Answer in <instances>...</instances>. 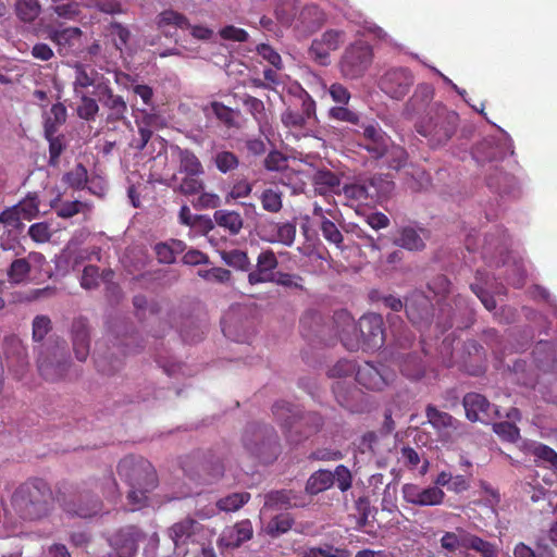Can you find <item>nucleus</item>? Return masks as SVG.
<instances>
[{
	"mask_svg": "<svg viewBox=\"0 0 557 557\" xmlns=\"http://www.w3.org/2000/svg\"><path fill=\"white\" fill-rule=\"evenodd\" d=\"M48 38L62 57L78 55L83 51V32L78 27L50 28Z\"/></svg>",
	"mask_w": 557,
	"mask_h": 557,
	"instance_id": "nucleus-12",
	"label": "nucleus"
},
{
	"mask_svg": "<svg viewBox=\"0 0 557 557\" xmlns=\"http://www.w3.org/2000/svg\"><path fill=\"white\" fill-rule=\"evenodd\" d=\"M326 22V14L315 4L301 8L298 12L295 29L302 35H309L320 29Z\"/></svg>",
	"mask_w": 557,
	"mask_h": 557,
	"instance_id": "nucleus-25",
	"label": "nucleus"
},
{
	"mask_svg": "<svg viewBox=\"0 0 557 557\" xmlns=\"http://www.w3.org/2000/svg\"><path fill=\"white\" fill-rule=\"evenodd\" d=\"M141 532L134 525L120 529L110 537V557H134L138 549Z\"/></svg>",
	"mask_w": 557,
	"mask_h": 557,
	"instance_id": "nucleus-16",
	"label": "nucleus"
},
{
	"mask_svg": "<svg viewBox=\"0 0 557 557\" xmlns=\"http://www.w3.org/2000/svg\"><path fill=\"white\" fill-rule=\"evenodd\" d=\"M332 473L334 474V483L342 492H347L351 487L352 475L346 466L338 465Z\"/></svg>",
	"mask_w": 557,
	"mask_h": 557,
	"instance_id": "nucleus-64",
	"label": "nucleus"
},
{
	"mask_svg": "<svg viewBox=\"0 0 557 557\" xmlns=\"http://www.w3.org/2000/svg\"><path fill=\"white\" fill-rule=\"evenodd\" d=\"M356 368L352 360L339 359L327 370V375L334 379L347 377L356 372Z\"/></svg>",
	"mask_w": 557,
	"mask_h": 557,
	"instance_id": "nucleus-61",
	"label": "nucleus"
},
{
	"mask_svg": "<svg viewBox=\"0 0 557 557\" xmlns=\"http://www.w3.org/2000/svg\"><path fill=\"white\" fill-rule=\"evenodd\" d=\"M220 257L223 262L236 271L250 272L251 261L248 253L242 249H231L220 251Z\"/></svg>",
	"mask_w": 557,
	"mask_h": 557,
	"instance_id": "nucleus-36",
	"label": "nucleus"
},
{
	"mask_svg": "<svg viewBox=\"0 0 557 557\" xmlns=\"http://www.w3.org/2000/svg\"><path fill=\"white\" fill-rule=\"evenodd\" d=\"M30 272L29 260L24 258L15 259L9 270L8 276L12 283L20 284L28 278Z\"/></svg>",
	"mask_w": 557,
	"mask_h": 557,
	"instance_id": "nucleus-51",
	"label": "nucleus"
},
{
	"mask_svg": "<svg viewBox=\"0 0 557 557\" xmlns=\"http://www.w3.org/2000/svg\"><path fill=\"white\" fill-rule=\"evenodd\" d=\"M260 201L263 210L271 213L280 212L283 207L282 193L272 188H267L262 191Z\"/></svg>",
	"mask_w": 557,
	"mask_h": 557,
	"instance_id": "nucleus-53",
	"label": "nucleus"
},
{
	"mask_svg": "<svg viewBox=\"0 0 557 557\" xmlns=\"http://www.w3.org/2000/svg\"><path fill=\"white\" fill-rule=\"evenodd\" d=\"M75 77L73 82L74 95L87 94L89 87L94 88V94L97 97L100 89L104 88L110 82L102 74H99L95 69L77 63L74 66Z\"/></svg>",
	"mask_w": 557,
	"mask_h": 557,
	"instance_id": "nucleus-19",
	"label": "nucleus"
},
{
	"mask_svg": "<svg viewBox=\"0 0 557 557\" xmlns=\"http://www.w3.org/2000/svg\"><path fill=\"white\" fill-rule=\"evenodd\" d=\"M395 244L408 250H422L425 246L422 237L413 227L401 228Z\"/></svg>",
	"mask_w": 557,
	"mask_h": 557,
	"instance_id": "nucleus-43",
	"label": "nucleus"
},
{
	"mask_svg": "<svg viewBox=\"0 0 557 557\" xmlns=\"http://www.w3.org/2000/svg\"><path fill=\"white\" fill-rule=\"evenodd\" d=\"M359 332L363 349H377L385 343L384 321L381 314L362 315L359 320Z\"/></svg>",
	"mask_w": 557,
	"mask_h": 557,
	"instance_id": "nucleus-13",
	"label": "nucleus"
},
{
	"mask_svg": "<svg viewBox=\"0 0 557 557\" xmlns=\"http://www.w3.org/2000/svg\"><path fill=\"white\" fill-rule=\"evenodd\" d=\"M214 164L221 173H227L237 169L239 160L232 151H220L214 157Z\"/></svg>",
	"mask_w": 557,
	"mask_h": 557,
	"instance_id": "nucleus-60",
	"label": "nucleus"
},
{
	"mask_svg": "<svg viewBox=\"0 0 557 557\" xmlns=\"http://www.w3.org/2000/svg\"><path fill=\"white\" fill-rule=\"evenodd\" d=\"M386 158L387 166L393 170H399L405 166L408 153L407 151L400 147L393 145L392 143L388 146V151L384 156Z\"/></svg>",
	"mask_w": 557,
	"mask_h": 557,
	"instance_id": "nucleus-56",
	"label": "nucleus"
},
{
	"mask_svg": "<svg viewBox=\"0 0 557 557\" xmlns=\"http://www.w3.org/2000/svg\"><path fill=\"white\" fill-rule=\"evenodd\" d=\"M253 529L251 522L246 519L227 528L222 535V541L227 547H239L243 543L252 537Z\"/></svg>",
	"mask_w": 557,
	"mask_h": 557,
	"instance_id": "nucleus-31",
	"label": "nucleus"
},
{
	"mask_svg": "<svg viewBox=\"0 0 557 557\" xmlns=\"http://www.w3.org/2000/svg\"><path fill=\"white\" fill-rule=\"evenodd\" d=\"M213 219L218 226L224 228L231 235L239 234L244 226V220L240 213L234 210H215Z\"/></svg>",
	"mask_w": 557,
	"mask_h": 557,
	"instance_id": "nucleus-33",
	"label": "nucleus"
},
{
	"mask_svg": "<svg viewBox=\"0 0 557 557\" xmlns=\"http://www.w3.org/2000/svg\"><path fill=\"white\" fill-rule=\"evenodd\" d=\"M425 417L428 422L440 433L449 434L450 431H456L458 428V420L445 411H441L433 405H428L425 408Z\"/></svg>",
	"mask_w": 557,
	"mask_h": 557,
	"instance_id": "nucleus-30",
	"label": "nucleus"
},
{
	"mask_svg": "<svg viewBox=\"0 0 557 557\" xmlns=\"http://www.w3.org/2000/svg\"><path fill=\"white\" fill-rule=\"evenodd\" d=\"M401 493L406 503L420 507L442 505L446 496L437 486L421 487L412 483L404 484Z\"/></svg>",
	"mask_w": 557,
	"mask_h": 557,
	"instance_id": "nucleus-15",
	"label": "nucleus"
},
{
	"mask_svg": "<svg viewBox=\"0 0 557 557\" xmlns=\"http://www.w3.org/2000/svg\"><path fill=\"white\" fill-rule=\"evenodd\" d=\"M51 491L41 480L22 484L12 496L15 511L24 520H38L47 516Z\"/></svg>",
	"mask_w": 557,
	"mask_h": 557,
	"instance_id": "nucleus-4",
	"label": "nucleus"
},
{
	"mask_svg": "<svg viewBox=\"0 0 557 557\" xmlns=\"http://www.w3.org/2000/svg\"><path fill=\"white\" fill-rule=\"evenodd\" d=\"M468 531L462 528H457L456 532H445L440 540L442 548L449 553L462 548L463 537H466Z\"/></svg>",
	"mask_w": 557,
	"mask_h": 557,
	"instance_id": "nucleus-52",
	"label": "nucleus"
},
{
	"mask_svg": "<svg viewBox=\"0 0 557 557\" xmlns=\"http://www.w3.org/2000/svg\"><path fill=\"white\" fill-rule=\"evenodd\" d=\"M366 182L371 187L372 193L370 194L373 201H380L387 197L394 188V183L381 175H374Z\"/></svg>",
	"mask_w": 557,
	"mask_h": 557,
	"instance_id": "nucleus-44",
	"label": "nucleus"
},
{
	"mask_svg": "<svg viewBox=\"0 0 557 557\" xmlns=\"http://www.w3.org/2000/svg\"><path fill=\"white\" fill-rule=\"evenodd\" d=\"M181 467L191 479L206 478L208 481H214L224 474V462L212 450H197L184 456L181 459Z\"/></svg>",
	"mask_w": 557,
	"mask_h": 557,
	"instance_id": "nucleus-7",
	"label": "nucleus"
},
{
	"mask_svg": "<svg viewBox=\"0 0 557 557\" xmlns=\"http://www.w3.org/2000/svg\"><path fill=\"white\" fill-rule=\"evenodd\" d=\"M53 12L65 20H75L81 14V5L75 0H52Z\"/></svg>",
	"mask_w": 557,
	"mask_h": 557,
	"instance_id": "nucleus-48",
	"label": "nucleus"
},
{
	"mask_svg": "<svg viewBox=\"0 0 557 557\" xmlns=\"http://www.w3.org/2000/svg\"><path fill=\"white\" fill-rule=\"evenodd\" d=\"M293 524L294 519L288 513L277 515L268 523V533L272 536H277L289 531Z\"/></svg>",
	"mask_w": 557,
	"mask_h": 557,
	"instance_id": "nucleus-55",
	"label": "nucleus"
},
{
	"mask_svg": "<svg viewBox=\"0 0 557 557\" xmlns=\"http://www.w3.org/2000/svg\"><path fill=\"white\" fill-rule=\"evenodd\" d=\"M84 210H90V205L79 200L63 201L55 207L57 215L62 219H70Z\"/></svg>",
	"mask_w": 557,
	"mask_h": 557,
	"instance_id": "nucleus-54",
	"label": "nucleus"
},
{
	"mask_svg": "<svg viewBox=\"0 0 557 557\" xmlns=\"http://www.w3.org/2000/svg\"><path fill=\"white\" fill-rule=\"evenodd\" d=\"M298 100L300 101V110H294L289 107L281 115V121L286 127L301 128L309 119L315 117V101L306 90H300Z\"/></svg>",
	"mask_w": 557,
	"mask_h": 557,
	"instance_id": "nucleus-20",
	"label": "nucleus"
},
{
	"mask_svg": "<svg viewBox=\"0 0 557 557\" xmlns=\"http://www.w3.org/2000/svg\"><path fill=\"white\" fill-rule=\"evenodd\" d=\"M373 61L372 47L362 40L349 45L341 59V72L350 79L363 76Z\"/></svg>",
	"mask_w": 557,
	"mask_h": 557,
	"instance_id": "nucleus-8",
	"label": "nucleus"
},
{
	"mask_svg": "<svg viewBox=\"0 0 557 557\" xmlns=\"http://www.w3.org/2000/svg\"><path fill=\"white\" fill-rule=\"evenodd\" d=\"M243 104L259 124L265 121L267 113L262 100L250 95H245L243 98Z\"/></svg>",
	"mask_w": 557,
	"mask_h": 557,
	"instance_id": "nucleus-57",
	"label": "nucleus"
},
{
	"mask_svg": "<svg viewBox=\"0 0 557 557\" xmlns=\"http://www.w3.org/2000/svg\"><path fill=\"white\" fill-rule=\"evenodd\" d=\"M63 182L73 189H84L88 183L87 169L82 163H77L71 171L64 174Z\"/></svg>",
	"mask_w": 557,
	"mask_h": 557,
	"instance_id": "nucleus-45",
	"label": "nucleus"
},
{
	"mask_svg": "<svg viewBox=\"0 0 557 557\" xmlns=\"http://www.w3.org/2000/svg\"><path fill=\"white\" fill-rule=\"evenodd\" d=\"M296 496L290 490L272 491L265 495L264 506L273 509H287L296 506Z\"/></svg>",
	"mask_w": 557,
	"mask_h": 557,
	"instance_id": "nucleus-40",
	"label": "nucleus"
},
{
	"mask_svg": "<svg viewBox=\"0 0 557 557\" xmlns=\"http://www.w3.org/2000/svg\"><path fill=\"white\" fill-rule=\"evenodd\" d=\"M175 151L178 168L177 172L170 178L169 186L175 193L184 196L197 195L205 189V182L202 180L205 168L193 150L176 147Z\"/></svg>",
	"mask_w": 557,
	"mask_h": 557,
	"instance_id": "nucleus-5",
	"label": "nucleus"
},
{
	"mask_svg": "<svg viewBox=\"0 0 557 557\" xmlns=\"http://www.w3.org/2000/svg\"><path fill=\"white\" fill-rule=\"evenodd\" d=\"M104 35L113 41L114 47L122 51L129 41L131 32L129 29L117 22H111L104 28Z\"/></svg>",
	"mask_w": 557,
	"mask_h": 557,
	"instance_id": "nucleus-42",
	"label": "nucleus"
},
{
	"mask_svg": "<svg viewBox=\"0 0 557 557\" xmlns=\"http://www.w3.org/2000/svg\"><path fill=\"white\" fill-rule=\"evenodd\" d=\"M462 548L474 550L481 557H498L499 555L497 545L470 532L463 537Z\"/></svg>",
	"mask_w": 557,
	"mask_h": 557,
	"instance_id": "nucleus-34",
	"label": "nucleus"
},
{
	"mask_svg": "<svg viewBox=\"0 0 557 557\" xmlns=\"http://www.w3.org/2000/svg\"><path fill=\"white\" fill-rule=\"evenodd\" d=\"M355 374L356 381L370 391H382L389 382V374L371 362L360 364Z\"/></svg>",
	"mask_w": 557,
	"mask_h": 557,
	"instance_id": "nucleus-24",
	"label": "nucleus"
},
{
	"mask_svg": "<svg viewBox=\"0 0 557 557\" xmlns=\"http://www.w3.org/2000/svg\"><path fill=\"white\" fill-rule=\"evenodd\" d=\"M261 238L269 243H280L284 246L290 247L296 238V223L283 222L275 223L271 222L262 226Z\"/></svg>",
	"mask_w": 557,
	"mask_h": 557,
	"instance_id": "nucleus-26",
	"label": "nucleus"
},
{
	"mask_svg": "<svg viewBox=\"0 0 557 557\" xmlns=\"http://www.w3.org/2000/svg\"><path fill=\"white\" fill-rule=\"evenodd\" d=\"M493 431L503 440L509 443H516L520 438L519 428L511 422L504 421L493 424Z\"/></svg>",
	"mask_w": 557,
	"mask_h": 557,
	"instance_id": "nucleus-59",
	"label": "nucleus"
},
{
	"mask_svg": "<svg viewBox=\"0 0 557 557\" xmlns=\"http://www.w3.org/2000/svg\"><path fill=\"white\" fill-rule=\"evenodd\" d=\"M22 220L30 221L39 212V199L36 194H28L23 200L15 205Z\"/></svg>",
	"mask_w": 557,
	"mask_h": 557,
	"instance_id": "nucleus-50",
	"label": "nucleus"
},
{
	"mask_svg": "<svg viewBox=\"0 0 557 557\" xmlns=\"http://www.w3.org/2000/svg\"><path fill=\"white\" fill-rule=\"evenodd\" d=\"M407 318L418 327H426L431 324L433 312L430 299L420 292L412 293L405 301Z\"/></svg>",
	"mask_w": 557,
	"mask_h": 557,
	"instance_id": "nucleus-18",
	"label": "nucleus"
},
{
	"mask_svg": "<svg viewBox=\"0 0 557 557\" xmlns=\"http://www.w3.org/2000/svg\"><path fill=\"white\" fill-rule=\"evenodd\" d=\"M274 419L283 430L286 440L297 444L317 433L323 425L322 417L317 412H302L299 406L285 400L272 406Z\"/></svg>",
	"mask_w": 557,
	"mask_h": 557,
	"instance_id": "nucleus-2",
	"label": "nucleus"
},
{
	"mask_svg": "<svg viewBox=\"0 0 557 557\" xmlns=\"http://www.w3.org/2000/svg\"><path fill=\"white\" fill-rule=\"evenodd\" d=\"M242 442L244 448L263 463H271L282 451L281 443L273 426L252 422L246 425Z\"/></svg>",
	"mask_w": 557,
	"mask_h": 557,
	"instance_id": "nucleus-6",
	"label": "nucleus"
},
{
	"mask_svg": "<svg viewBox=\"0 0 557 557\" xmlns=\"http://www.w3.org/2000/svg\"><path fill=\"white\" fill-rule=\"evenodd\" d=\"M344 41V30L327 29L319 38L312 40L308 51L309 55L319 65H327L331 52L337 50Z\"/></svg>",
	"mask_w": 557,
	"mask_h": 557,
	"instance_id": "nucleus-11",
	"label": "nucleus"
},
{
	"mask_svg": "<svg viewBox=\"0 0 557 557\" xmlns=\"http://www.w3.org/2000/svg\"><path fill=\"white\" fill-rule=\"evenodd\" d=\"M250 499V494L247 492L233 493L216 502V506L222 511H237Z\"/></svg>",
	"mask_w": 557,
	"mask_h": 557,
	"instance_id": "nucleus-46",
	"label": "nucleus"
},
{
	"mask_svg": "<svg viewBox=\"0 0 557 557\" xmlns=\"http://www.w3.org/2000/svg\"><path fill=\"white\" fill-rule=\"evenodd\" d=\"M158 27L169 35L166 27H174L181 29H190L191 35L201 40H208L212 37L213 30L201 25L191 26L188 18L173 10H165L158 15Z\"/></svg>",
	"mask_w": 557,
	"mask_h": 557,
	"instance_id": "nucleus-14",
	"label": "nucleus"
},
{
	"mask_svg": "<svg viewBox=\"0 0 557 557\" xmlns=\"http://www.w3.org/2000/svg\"><path fill=\"white\" fill-rule=\"evenodd\" d=\"M73 349L77 360L85 361L89 355V331L87 321L83 318L74 320L72 324Z\"/></svg>",
	"mask_w": 557,
	"mask_h": 557,
	"instance_id": "nucleus-28",
	"label": "nucleus"
},
{
	"mask_svg": "<svg viewBox=\"0 0 557 557\" xmlns=\"http://www.w3.org/2000/svg\"><path fill=\"white\" fill-rule=\"evenodd\" d=\"M210 107L216 119L221 121L226 127L235 126V113L233 109L219 101L211 102Z\"/></svg>",
	"mask_w": 557,
	"mask_h": 557,
	"instance_id": "nucleus-63",
	"label": "nucleus"
},
{
	"mask_svg": "<svg viewBox=\"0 0 557 557\" xmlns=\"http://www.w3.org/2000/svg\"><path fill=\"white\" fill-rule=\"evenodd\" d=\"M65 121L66 108L60 102L54 103L50 109V113L45 120V137H53L57 134L59 127L64 124Z\"/></svg>",
	"mask_w": 557,
	"mask_h": 557,
	"instance_id": "nucleus-38",
	"label": "nucleus"
},
{
	"mask_svg": "<svg viewBox=\"0 0 557 557\" xmlns=\"http://www.w3.org/2000/svg\"><path fill=\"white\" fill-rule=\"evenodd\" d=\"M343 193L347 199L356 200L359 202L368 203L373 201L371 194V187L367 185V182L359 184H349L343 187Z\"/></svg>",
	"mask_w": 557,
	"mask_h": 557,
	"instance_id": "nucleus-47",
	"label": "nucleus"
},
{
	"mask_svg": "<svg viewBox=\"0 0 557 557\" xmlns=\"http://www.w3.org/2000/svg\"><path fill=\"white\" fill-rule=\"evenodd\" d=\"M313 184L320 195H325L335 191V189L339 187L341 178L336 173L330 170H319L313 175Z\"/></svg>",
	"mask_w": 557,
	"mask_h": 557,
	"instance_id": "nucleus-37",
	"label": "nucleus"
},
{
	"mask_svg": "<svg viewBox=\"0 0 557 557\" xmlns=\"http://www.w3.org/2000/svg\"><path fill=\"white\" fill-rule=\"evenodd\" d=\"M298 12L297 0H282L275 8V16L284 26H295Z\"/></svg>",
	"mask_w": 557,
	"mask_h": 557,
	"instance_id": "nucleus-39",
	"label": "nucleus"
},
{
	"mask_svg": "<svg viewBox=\"0 0 557 557\" xmlns=\"http://www.w3.org/2000/svg\"><path fill=\"white\" fill-rule=\"evenodd\" d=\"M459 115L441 103L429 107L426 113L414 125L419 135L428 140L431 148L446 145L455 135Z\"/></svg>",
	"mask_w": 557,
	"mask_h": 557,
	"instance_id": "nucleus-3",
	"label": "nucleus"
},
{
	"mask_svg": "<svg viewBox=\"0 0 557 557\" xmlns=\"http://www.w3.org/2000/svg\"><path fill=\"white\" fill-rule=\"evenodd\" d=\"M333 485L334 474L332 471L320 469L309 476L305 488L308 494L317 495L331 488Z\"/></svg>",
	"mask_w": 557,
	"mask_h": 557,
	"instance_id": "nucleus-35",
	"label": "nucleus"
},
{
	"mask_svg": "<svg viewBox=\"0 0 557 557\" xmlns=\"http://www.w3.org/2000/svg\"><path fill=\"white\" fill-rule=\"evenodd\" d=\"M329 117L332 120L341 121L350 123L354 125H357L359 123V114L350 109H348L346 106H336L332 107L329 110Z\"/></svg>",
	"mask_w": 557,
	"mask_h": 557,
	"instance_id": "nucleus-62",
	"label": "nucleus"
},
{
	"mask_svg": "<svg viewBox=\"0 0 557 557\" xmlns=\"http://www.w3.org/2000/svg\"><path fill=\"white\" fill-rule=\"evenodd\" d=\"M462 405L466 410L467 418L472 422L488 423L499 417V410L493 406L485 396L478 393H468L465 395Z\"/></svg>",
	"mask_w": 557,
	"mask_h": 557,
	"instance_id": "nucleus-17",
	"label": "nucleus"
},
{
	"mask_svg": "<svg viewBox=\"0 0 557 557\" xmlns=\"http://www.w3.org/2000/svg\"><path fill=\"white\" fill-rule=\"evenodd\" d=\"M278 265V260L273 250H262L257 257V263L253 270L248 273V283L251 286L271 283L276 276L274 270Z\"/></svg>",
	"mask_w": 557,
	"mask_h": 557,
	"instance_id": "nucleus-22",
	"label": "nucleus"
},
{
	"mask_svg": "<svg viewBox=\"0 0 557 557\" xmlns=\"http://www.w3.org/2000/svg\"><path fill=\"white\" fill-rule=\"evenodd\" d=\"M4 352L9 368L21 377L28 366L26 348L17 337H11L5 341Z\"/></svg>",
	"mask_w": 557,
	"mask_h": 557,
	"instance_id": "nucleus-27",
	"label": "nucleus"
},
{
	"mask_svg": "<svg viewBox=\"0 0 557 557\" xmlns=\"http://www.w3.org/2000/svg\"><path fill=\"white\" fill-rule=\"evenodd\" d=\"M74 97L81 101L76 108L77 115L85 121H94L100 109L98 98L87 94L74 95Z\"/></svg>",
	"mask_w": 557,
	"mask_h": 557,
	"instance_id": "nucleus-41",
	"label": "nucleus"
},
{
	"mask_svg": "<svg viewBox=\"0 0 557 557\" xmlns=\"http://www.w3.org/2000/svg\"><path fill=\"white\" fill-rule=\"evenodd\" d=\"M40 13L39 4L34 0H18L16 14L24 22H33Z\"/></svg>",
	"mask_w": 557,
	"mask_h": 557,
	"instance_id": "nucleus-58",
	"label": "nucleus"
},
{
	"mask_svg": "<svg viewBox=\"0 0 557 557\" xmlns=\"http://www.w3.org/2000/svg\"><path fill=\"white\" fill-rule=\"evenodd\" d=\"M391 138L377 126L368 125L363 128L360 147L366 149L371 158L379 160L388 151Z\"/></svg>",
	"mask_w": 557,
	"mask_h": 557,
	"instance_id": "nucleus-23",
	"label": "nucleus"
},
{
	"mask_svg": "<svg viewBox=\"0 0 557 557\" xmlns=\"http://www.w3.org/2000/svg\"><path fill=\"white\" fill-rule=\"evenodd\" d=\"M97 98L106 112V122L108 124L125 120L127 103L122 96L114 94L110 83L104 88L100 89Z\"/></svg>",
	"mask_w": 557,
	"mask_h": 557,
	"instance_id": "nucleus-21",
	"label": "nucleus"
},
{
	"mask_svg": "<svg viewBox=\"0 0 557 557\" xmlns=\"http://www.w3.org/2000/svg\"><path fill=\"white\" fill-rule=\"evenodd\" d=\"M413 85V75L407 67L387 70L379 81L380 89L393 99L404 98Z\"/></svg>",
	"mask_w": 557,
	"mask_h": 557,
	"instance_id": "nucleus-9",
	"label": "nucleus"
},
{
	"mask_svg": "<svg viewBox=\"0 0 557 557\" xmlns=\"http://www.w3.org/2000/svg\"><path fill=\"white\" fill-rule=\"evenodd\" d=\"M120 478L127 484V504L131 510L148 506L149 494L158 485L157 472L150 461L143 457L126 456L117 466Z\"/></svg>",
	"mask_w": 557,
	"mask_h": 557,
	"instance_id": "nucleus-1",
	"label": "nucleus"
},
{
	"mask_svg": "<svg viewBox=\"0 0 557 557\" xmlns=\"http://www.w3.org/2000/svg\"><path fill=\"white\" fill-rule=\"evenodd\" d=\"M321 232L323 237L330 243L336 246V248L343 250L344 249V236L334 222L322 216L321 221Z\"/></svg>",
	"mask_w": 557,
	"mask_h": 557,
	"instance_id": "nucleus-49",
	"label": "nucleus"
},
{
	"mask_svg": "<svg viewBox=\"0 0 557 557\" xmlns=\"http://www.w3.org/2000/svg\"><path fill=\"white\" fill-rule=\"evenodd\" d=\"M201 524L193 519L185 518L176 523H174L170 530V537L173 540L175 546L188 544L189 542H195L196 534L200 531Z\"/></svg>",
	"mask_w": 557,
	"mask_h": 557,
	"instance_id": "nucleus-29",
	"label": "nucleus"
},
{
	"mask_svg": "<svg viewBox=\"0 0 557 557\" xmlns=\"http://www.w3.org/2000/svg\"><path fill=\"white\" fill-rule=\"evenodd\" d=\"M333 327L343 346L349 351H357L361 344L359 323L356 324L354 317L346 309L334 312Z\"/></svg>",
	"mask_w": 557,
	"mask_h": 557,
	"instance_id": "nucleus-10",
	"label": "nucleus"
},
{
	"mask_svg": "<svg viewBox=\"0 0 557 557\" xmlns=\"http://www.w3.org/2000/svg\"><path fill=\"white\" fill-rule=\"evenodd\" d=\"M38 371L46 381H58L62 379L69 369L67 360H50L48 357H44L40 352L38 357Z\"/></svg>",
	"mask_w": 557,
	"mask_h": 557,
	"instance_id": "nucleus-32",
	"label": "nucleus"
}]
</instances>
